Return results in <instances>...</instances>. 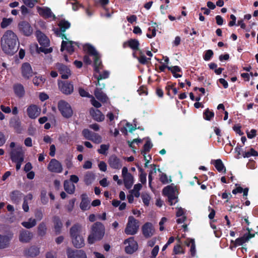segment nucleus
<instances>
[{
	"label": "nucleus",
	"mask_w": 258,
	"mask_h": 258,
	"mask_svg": "<svg viewBox=\"0 0 258 258\" xmlns=\"http://www.w3.org/2000/svg\"><path fill=\"white\" fill-rule=\"evenodd\" d=\"M1 45L2 50L6 54L13 55L19 48L18 36L12 30L6 31L1 38Z\"/></svg>",
	"instance_id": "1"
},
{
	"label": "nucleus",
	"mask_w": 258,
	"mask_h": 258,
	"mask_svg": "<svg viewBox=\"0 0 258 258\" xmlns=\"http://www.w3.org/2000/svg\"><path fill=\"white\" fill-rule=\"evenodd\" d=\"M70 237L73 246L80 248L85 246V240L82 233V227L79 223L73 225L70 229Z\"/></svg>",
	"instance_id": "2"
},
{
	"label": "nucleus",
	"mask_w": 258,
	"mask_h": 258,
	"mask_svg": "<svg viewBox=\"0 0 258 258\" xmlns=\"http://www.w3.org/2000/svg\"><path fill=\"white\" fill-rule=\"evenodd\" d=\"M105 234V227L100 222L94 223L91 228V232L88 237L89 244H93L96 241L101 240Z\"/></svg>",
	"instance_id": "3"
},
{
	"label": "nucleus",
	"mask_w": 258,
	"mask_h": 258,
	"mask_svg": "<svg viewBox=\"0 0 258 258\" xmlns=\"http://www.w3.org/2000/svg\"><path fill=\"white\" fill-rule=\"evenodd\" d=\"M83 49L88 55L93 56L94 70L96 73H99L100 70L103 67L99 53L94 47L90 44H85L83 46Z\"/></svg>",
	"instance_id": "4"
},
{
	"label": "nucleus",
	"mask_w": 258,
	"mask_h": 258,
	"mask_svg": "<svg viewBox=\"0 0 258 258\" xmlns=\"http://www.w3.org/2000/svg\"><path fill=\"white\" fill-rule=\"evenodd\" d=\"M35 35L37 40L40 45V47L37 46V51L38 53L43 52L44 54H48L52 51L51 47L47 48L49 46L50 41L48 37L40 30H37Z\"/></svg>",
	"instance_id": "5"
},
{
	"label": "nucleus",
	"mask_w": 258,
	"mask_h": 258,
	"mask_svg": "<svg viewBox=\"0 0 258 258\" xmlns=\"http://www.w3.org/2000/svg\"><path fill=\"white\" fill-rule=\"evenodd\" d=\"M57 107L63 117L69 118L72 116L73 114V109L71 106L67 101L63 100L59 101Z\"/></svg>",
	"instance_id": "6"
},
{
	"label": "nucleus",
	"mask_w": 258,
	"mask_h": 258,
	"mask_svg": "<svg viewBox=\"0 0 258 258\" xmlns=\"http://www.w3.org/2000/svg\"><path fill=\"white\" fill-rule=\"evenodd\" d=\"M139 221L133 216H129L124 232L127 235H135L138 231L139 228Z\"/></svg>",
	"instance_id": "7"
},
{
	"label": "nucleus",
	"mask_w": 258,
	"mask_h": 258,
	"mask_svg": "<svg viewBox=\"0 0 258 258\" xmlns=\"http://www.w3.org/2000/svg\"><path fill=\"white\" fill-rule=\"evenodd\" d=\"M25 152L22 147H17L15 149H13L10 153V158L12 162L21 161L23 162L24 160Z\"/></svg>",
	"instance_id": "8"
},
{
	"label": "nucleus",
	"mask_w": 258,
	"mask_h": 258,
	"mask_svg": "<svg viewBox=\"0 0 258 258\" xmlns=\"http://www.w3.org/2000/svg\"><path fill=\"white\" fill-rule=\"evenodd\" d=\"M58 86L61 92L67 95L72 94L74 91V85L71 82L68 81H58Z\"/></svg>",
	"instance_id": "9"
},
{
	"label": "nucleus",
	"mask_w": 258,
	"mask_h": 258,
	"mask_svg": "<svg viewBox=\"0 0 258 258\" xmlns=\"http://www.w3.org/2000/svg\"><path fill=\"white\" fill-rule=\"evenodd\" d=\"M18 28L20 32L25 36H30L33 33V28L29 22L22 21L19 23Z\"/></svg>",
	"instance_id": "10"
},
{
	"label": "nucleus",
	"mask_w": 258,
	"mask_h": 258,
	"mask_svg": "<svg viewBox=\"0 0 258 258\" xmlns=\"http://www.w3.org/2000/svg\"><path fill=\"white\" fill-rule=\"evenodd\" d=\"M124 244H128V245L125 246V251L127 254H133L136 251L138 248V244L137 241L134 239V237H131L124 240Z\"/></svg>",
	"instance_id": "11"
},
{
	"label": "nucleus",
	"mask_w": 258,
	"mask_h": 258,
	"mask_svg": "<svg viewBox=\"0 0 258 258\" xmlns=\"http://www.w3.org/2000/svg\"><path fill=\"white\" fill-rule=\"evenodd\" d=\"M55 67L61 75L62 79H68L71 75V71L69 68L63 63L57 62L55 64Z\"/></svg>",
	"instance_id": "12"
},
{
	"label": "nucleus",
	"mask_w": 258,
	"mask_h": 258,
	"mask_svg": "<svg viewBox=\"0 0 258 258\" xmlns=\"http://www.w3.org/2000/svg\"><path fill=\"white\" fill-rule=\"evenodd\" d=\"M105 86V84L102 83L101 86H98L94 90L95 96L99 101L103 103H106L108 100L107 96L102 91Z\"/></svg>",
	"instance_id": "13"
},
{
	"label": "nucleus",
	"mask_w": 258,
	"mask_h": 258,
	"mask_svg": "<svg viewBox=\"0 0 258 258\" xmlns=\"http://www.w3.org/2000/svg\"><path fill=\"white\" fill-rule=\"evenodd\" d=\"M47 168L51 172L59 173L62 171L61 163L55 159H52L48 165Z\"/></svg>",
	"instance_id": "14"
},
{
	"label": "nucleus",
	"mask_w": 258,
	"mask_h": 258,
	"mask_svg": "<svg viewBox=\"0 0 258 258\" xmlns=\"http://www.w3.org/2000/svg\"><path fill=\"white\" fill-rule=\"evenodd\" d=\"M67 254L68 258H87L86 252L82 249L73 250L68 248Z\"/></svg>",
	"instance_id": "15"
},
{
	"label": "nucleus",
	"mask_w": 258,
	"mask_h": 258,
	"mask_svg": "<svg viewBox=\"0 0 258 258\" xmlns=\"http://www.w3.org/2000/svg\"><path fill=\"white\" fill-rule=\"evenodd\" d=\"M79 46V43L73 41L62 40L61 44L60 51H63L66 50L70 54H72L75 51L74 45Z\"/></svg>",
	"instance_id": "16"
},
{
	"label": "nucleus",
	"mask_w": 258,
	"mask_h": 258,
	"mask_svg": "<svg viewBox=\"0 0 258 258\" xmlns=\"http://www.w3.org/2000/svg\"><path fill=\"white\" fill-rule=\"evenodd\" d=\"M22 76L25 79H29L33 77L35 73L33 72L30 64L28 62H24L21 67Z\"/></svg>",
	"instance_id": "17"
},
{
	"label": "nucleus",
	"mask_w": 258,
	"mask_h": 258,
	"mask_svg": "<svg viewBox=\"0 0 258 258\" xmlns=\"http://www.w3.org/2000/svg\"><path fill=\"white\" fill-rule=\"evenodd\" d=\"M108 163L109 166L113 169H119L122 166L121 160L115 154L109 157Z\"/></svg>",
	"instance_id": "18"
},
{
	"label": "nucleus",
	"mask_w": 258,
	"mask_h": 258,
	"mask_svg": "<svg viewBox=\"0 0 258 258\" xmlns=\"http://www.w3.org/2000/svg\"><path fill=\"white\" fill-rule=\"evenodd\" d=\"M41 112V108L35 104L29 105L27 109V113L31 119H35L39 116Z\"/></svg>",
	"instance_id": "19"
},
{
	"label": "nucleus",
	"mask_w": 258,
	"mask_h": 258,
	"mask_svg": "<svg viewBox=\"0 0 258 258\" xmlns=\"http://www.w3.org/2000/svg\"><path fill=\"white\" fill-rule=\"evenodd\" d=\"M26 196L20 190H14L11 192L10 198L13 203L19 204Z\"/></svg>",
	"instance_id": "20"
},
{
	"label": "nucleus",
	"mask_w": 258,
	"mask_h": 258,
	"mask_svg": "<svg viewBox=\"0 0 258 258\" xmlns=\"http://www.w3.org/2000/svg\"><path fill=\"white\" fill-rule=\"evenodd\" d=\"M142 230L144 236L146 238L151 237L154 233L152 224L150 222L145 223L142 226Z\"/></svg>",
	"instance_id": "21"
},
{
	"label": "nucleus",
	"mask_w": 258,
	"mask_h": 258,
	"mask_svg": "<svg viewBox=\"0 0 258 258\" xmlns=\"http://www.w3.org/2000/svg\"><path fill=\"white\" fill-rule=\"evenodd\" d=\"M122 46L124 48L128 47L134 51H136L139 50L140 43L137 39H130L124 42Z\"/></svg>",
	"instance_id": "22"
},
{
	"label": "nucleus",
	"mask_w": 258,
	"mask_h": 258,
	"mask_svg": "<svg viewBox=\"0 0 258 258\" xmlns=\"http://www.w3.org/2000/svg\"><path fill=\"white\" fill-rule=\"evenodd\" d=\"M10 126L15 130L18 134H21L22 131L21 122L18 117H12L9 122Z\"/></svg>",
	"instance_id": "23"
},
{
	"label": "nucleus",
	"mask_w": 258,
	"mask_h": 258,
	"mask_svg": "<svg viewBox=\"0 0 258 258\" xmlns=\"http://www.w3.org/2000/svg\"><path fill=\"white\" fill-rule=\"evenodd\" d=\"M90 114L94 120L98 122L103 121L105 119V116L99 109L91 108L90 109Z\"/></svg>",
	"instance_id": "24"
},
{
	"label": "nucleus",
	"mask_w": 258,
	"mask_h": 258,
	"mask_svg": "<svg viewBox=\"0 0 258 258\" xmlns=\"http://www.w3.org/2000/svg\"><path fill=\"white\" fill-rule=\"evenodd\" d=\"M33 237V234L32 232L26 230H22L20 232L19 240L23 243H28Z\"/></svg>",
	"instance_id": "25"
},
{
	"label": "nucleus",
	"mask_w": 258,
	"mask_h": 258,
	"mask_svg": "<svg viewBox=\"0 0 258 258\" xmlns=\"http://www.w3.org/2000/svg\"><path fill=\"white\" fill-rule=\"evenodd\" d=\"M13 90L15 95L19 98H22L25 94L23 85L20 83H16L13 85Z\"/></svg>",
	"instance_id": "26"
},
{
	"label": "nucleus",
	"mask_w": 258,
	"mask_h": 258,
	"mask_svg": "<svg viewBox=\"0 0 258 258\" xmlns=\"http://www.w3.org/2000/svg\"><path fill=\"white\" fill-rule=\"evenodd\" d=\"M40 253V248L36 246H31L24 251V253L27 256L34 257L38 255Z\"/></svg>",
	"instance_id": "27"
},
{
	"label": "nucleus",
	"mask_w": 258,
	"mask_h": 258,
	"mask_svg": "<svg viewBox=\"0 0 258 258\" xmlns=\"http://www.w3.org/2000/svg\"><path fill=\"white\" fill-rule=\"evenodd\" d=\"M53 222L55 233L56 235H58L61 232L62 223L60 218L57 216H54L53 217Z\"/></svg>",
	"instance_id": "28"
},
{
	"label": "nucleus",
	"mask_w": 258,
	"mask_h": 258,
	"mask_svg": "<svg viewBox=\"0 0 258 258\" xmlns=\"http://www.w3.org/2000/svg\"><path fill=\"white\" fill-rule=\"evenodd\" d=\"M246 242H247L246 239H245L243 235L242 236L236 239L235 240H231L229 248L232 250L234 248H236L238 246L242 245Z\"/></svg>",
	"instance_id": "29"
},
{
	"label": "nucleus",
	"mask_w": 258,
	"mask_h": 258,
	"mask_svg": "<svg viewBox=\"0 0 258 258\" xmlns=\"http://www.w3.org/2000/svg\"><path fill=\"white\" fill-rule=\"evenodd\" d=\"M81 200L82 201L80 205L81 209L84 211L89 209L90 200L89 199L87 194H83L81 195Z\"/></svg>",
	"instance_id": "30"
},
{
	"label": "nucleus",
	"mask_w": 258,
	"mask_h": 258,
	"mask_svg": "<svg viewBox=\"0 0 258 258\" xmlns=\"http://www.w3.org/2000/svg\"><path fill=\"white\" fill-rule=\"evenodd\" d=\"M63 187L65 191L69 194H73L75 191V185L68 180L64 181Z\"/></svg>",
	"instance_id": "31"
},
{
	"label": "nucleus",
	"mask_w": 258,
	"mask_h": 258,
	"mask_svg": "<svg viewBox=\"0 0 258 258\" xmlns=\"http://www.w3.org/2000/svg\"><path fill=\"white\" fill-rule=\"evenodd\" d=\"M38 12L39 14L43 18H49L52 17V13L49 8H40L39 7Z\"/></svg>",
	"instance_id": "32"
},
{
	"label": "nucleus",
	"mask_w": 258,
	"mask_h": 258,
	"mask_svg": "<svg viewBox=\"0 0 258 258\" xmlns=\"http://www.w3.org/2000/svg\"><path fill=\"white\" fill-rule=\"evenodd\" d=\"M71 23L65 19L61 20L58 23L59 27L58 32H65L66 30L71 27Z\"/></svg>",
	"instance_id": "33"
},
{
	"label": "nucleus",
	"mask_w": 258,
	"mask_h": 258,
	"mask_svg": "<svg viewBox=\"0 0 258 258\" xmlns=\"http://www.w3.org/2000/svg\"><path fill=\"white\" fill-rule=\"evenodd\" d=\"M124 186L127 189H130L134 183V177L132 174H128L123 177Z\"/></svg>",
	"instance_id": "34"
},
{
	"label": "nucleus",
	"mask_w": 258,
	"mask_h": 258,
	"mask_svg": "<svg viewBox=\"0 0 258 258\" xmlns=\"http://www.w3.org/2000/svg\"><path fill=\"white\" fill-rule=\"evenodd\" d=\"M10 239L7 235L0 234V249H5L9 246Z\"/></svg>",
	"instance_id": "35"
},
{
	"label": "nucleus",
	"mask_w": 258,
	"mask_h": 258,
	"mask_svg": "<svg viewBox=\"0 0 258 258\" xmlns=\"http://www.w3.org/2000/svg\"><path fill=\"white\" fill-rule=\"evenodd\" d=\"M140 55L139 56H133L134 58L138 60L140 63L143 65H146L150 61L151 58L147 57L141 50L140 51Z\"/></svg>",
	"instance_id": "36"
},
{
	"label": "nucleus",
	"mask_w": 258,
	"mask_h": 258,
	"mask_svg": "<svg viewBox=\"0 0 258 258\" xmlns=\"http://www.w3.org/2000/svg\"><path fill=\"white\" fill-rule=\"evenodd\" d=\"M214 162V166L218 172L223 171L224 173L226 172V168L221 159L215 160Z\"/></svg>",
	"instance_id": "37"
},
{
	"label": "nucleus",
	"mask_w": 258,
	"mask_h": 258,
	"mask_svg": "<svg viewBox=\"0 0 258 258\" xmlns=\"http://www.w3.org/2000/svg\"><path fill=\"white\" fill-rule=\"evenodd\" d=\"M109 74L108 71H105L102 74H100L98 76H94V77L97 79V82L96 83L97 86H101L102 84L100 81L102 79H107L109 77Z\"/></svg>",
	"instance_id": "38"
},
{
	"label": "nucleus",
	"mask_w": 258,
	"mask_h": 258,
	"mask_svg": "<svg viewBox=\"0 0 258 258\" xmlns=\"http://www.w3.org/2000/svg\"><path fill=\"white\" fill-rule=\"evenodd\" d=\"M95 179V175L91 172H87L84 176V182L86 185L91 184Z\"/></svg>",
	"instance_id": "39"
},
{
	"label": "nucleus",
	"mask_w": 258,
	"mask_h": 258,
	"mask_svg": "<svg viewBox=\"0 0 258 258\" xmlns=\"http://www.w3.org/2000/svg\"><path fill=\"white\" fill-rule=\"evenodd\" d=\"M33 199V196L31 194H28L24 198V201L22 205L23 210L27 212L29 211V207L27 200L31 201Z\"/></svg>",
	"instance_id": "40"
},
{
	"label": "nucleus",
	"mask_w": 258,
	"mask_h": 258,
	"mask_svg": "<svg viewBox=\"0 0 258 258\" xmlns=\"http://www.w3.org/2000/svg\"><path fill=\"white\" fill-rule=\"evenodd\" d=\"M137 168L139 170V171L140 172L139 179H140V182L142 184L146 183V181H147V179H146L147 174L145 173L144 170L141 167H140L139 165H137Z\"/></svg>",
	"instance_id": "41"
},
{
	"label": "nucleus",
	"mask_w": 258,
	"mask_h": 258,
	"mask_svg": "<svg viewBox=\"0 0 258 258\" xmlns=\"http://www.w3.org/2000/svg\"><path fill=\"white\" fill-rule=\"evenodd\" d=\"M22 225L24 227L30 229L31 228L33 227L36 224V219H32V218H30L28 221L27 222H23L21 223Z\"/></svg>",
	"instance_id": "42"
},
{
	"label": "nucleus",
	"mask_w": 258,
	"mask_h": 258,
	"mask_svg": "<svg viewBox=\"0 0 258 258\" xmlns=\"http://www.w3.org/2000/svg\"><path fill=\"white\" fill-rule=\"evenodd\" d=\"M46 226L44 222H41L38 226V234L40 236H43L46 232Z\"/></svg>",
	"instance_id": "43"
},
{
	"label": "nucleus",
	"mask_w": 258,
	"mask_h": 258,
	"mask_svg": "<svg viewBox=\"0 0 258 258\" xmlns=\"http://www.w3.org/2000/svg\"><path fill=\"white\" fill-rule=\"evenodd\" d=\"M242 156L243 158H249L251 156H258V152L253 148H251L249 151L243 152Z\"/></svg>",
	"instance_id": "44"
},
{
	"label": "nucleus",
	"mask_w": 258,
	"mask_h": 258,
	"mask_svg": "<svg viewBox=\"0 0 258 258\" xmlns=\"http://www.w3.org/2000/svg\"><path fill=\"white\" fill-rule=\"evenodd\" d=\"M214 116V112L210 111L209 108L206 109L203 113L204 118L206 120H211Z\"/></svg>",
	"instance_id": "45"
},
{
	"label": "nucleus",
	"mask_w": 258,
	"mask_h": 258,
	"mask_svg": "<svg viewBox=\"0 0 258 258\" xmlns=\"http://www.w3.org/2000/svg\"><path fill=\"white\" fill-rule=\"evenodd\" d=\"M153 145L151 143L150 139H148L143 146V150L141 151L142 154H146L147 152H149L151 149L152 148Z\"/></svg>",
	"instance_id": "46"
},
{
	"label": "nucleus",
	"mask_w": 258,
	"mask_h": 258,
	"mask_svg": "<svg viewBox=\"0 0 258 258\" xmlns=\"http://www.w3.org/2000/svg\"><path fill=\"white\" fill-rule=\"evenodd\" d=\"M186 245L189 246L190 245V252L192 257L195 256L196 252V244L194 239H190L189 242L186 243Z\"/></svg>",
	"instance_id": "47"
},
{
	"label": "nucleus",
	"mask_w": 258,
	"mask_h": 258,
	"mask_svg": "<svg viewBox=\"0 0 258 258\" xmlns=\"http://www.w3.org/2000/svg\"><path fill=\"white\" fill-rule=\"evenodd\" d=\"M162 193L163 195L168 196L172 194H174V190L173 187L170 185H168L163 189Z\"/></svg>",
	"instance_id": "48"
},
{
	"label": "nucleus",
	"mask_w": 258,
	"mask_h": 258,
	"mask_svg": "<svg viewBox=\"0 0 258 258\" xmlns=\"http://www.w3.org/2000/svg\"><path fill=\"white\" fill-rule=\"evenodd\" d=\"M13 22V19L12 18H4L3 19L2 22L1 24V27L2 28H6L8 26H9L12 22Z\"/></svg>",
	"instance_id": "49"
},
{
	"label": "nucleus",
	"mask_w": 258,
	"mask_h": 258,
	"mask_svg": "<svg viewBox=\"0 0 258 258\" xmlns=\"http://www.w3.org/2000/svg\"><path fill=\"white\" fill-rule=\"evenodd\" d=\"M94 133L90 131L88 129H84L82 131V135L84 136V137L88 140H90L92 139V137L93 136V134H94Z\"/></svg>",
	"instance_id": "50"
},
{
	"label": "nucleus",
	"mask_w": 258,
	"mask_h": 258,
	"mask_svg": "<svg viewBox=\"0 0 258 258\" xmlns=\"http://www.w3.org/2000/svg\"><path fill=\"white\" fill-rule=\"evenodd\" d=\"M109 148V145L102 144L100 146V148L98 149V152L102 155H106L107 151L108 150Z\"/></svg>",
	"instance_id": "51"
},
{
	"label": "nucleus",
	"mask_w": 258,
	"mask_h": 258,
	"mask_svg": "<svg viewBox=\"0 0 258 258\" xmlns=\"http://www.w3.org/2000/svg\"><path fill=\"white\" fill-rule=\"evenodd\" d=\"M40 199L41 202L42 204L45 205L48 202V199L47 197V192L45 190H43L41 192V195H40Z\"/></svg>",
	"instance_id": "52"
},
{
	"label": "nucleus",
	"mask_w": 258,
	"mask_h": 258,
	"mask_svg": "<svg viewBox=\"0 0 258 258\" xmlns=\"http://www.w3.org/2000/svg\"><path fill=\"white\" fill-rule=\"evenodd\" d=\"M45 80L42 77H35L33 79V83L34 85L38 86L43 84Z\"/></svg>",
	"instance_id": "53"
},
{
	"label": "nucleus",
	"mask_w": 258,
	"mask_h": 258,
	"mask_svg": "<svg viewBox=\"0 0 258 258\" xmlns=\"http://www.w3.org/2000/svg\"><path fill=\"white\" fill-rule=\"evenodd\" d=\"M214 54L213 51L209 49L205 51V54L203 56V58L205 60L208 61L211 59L212 57L213 56Z\"/></svg>",
	"instance_id": "54"
},
{
	"label": "nucleus",
	"mask_w": 258,
	"mask_h": 258,
	"mask_svg": "<svg viewBox=\"0 0 258 258\" xmlns=\"http://www.w3.org/2000/svg\"><path fill=\"white\" fill-rule=\"evenodd\" d=\"M90 141H92V142H93L95 143L99 144L101 142L102 138L98 134L94 133V134H93V136L92 137V139H91Z\"/></svg>",
	"instance_id": "55"
},
{
	"label": "nucleus",
	"mask_w": 258,
	"mask_h": 258,
	"mask_svg": "<svg viewBox=\"0 0 258 258\" xmlns=\"http://www.w3.org/2000/svg\"><path fill=\"white\" fill-rule=\"evenodd\" d=\"M167 197L170 206L175 204L177 202V200H175L177 199V197L175 196L174 193L167 196Z\"/></svg>",
	"instance_id": "56"
},
{
	"label": "nucleus",
	"mask_w": 258,
	"mask_h": 258,
	"mask_svg": "<svg viewBox=\"0 0 258 258\" xmlns=\"http://www.w3.org/2000/svg\"><path fill=\"white\" fill-rule=\"evenodd\" d=\"M79 93L81 97L90 98L92 97L88 92L85 91L83 88H80L79 89Z\"/></svg>",
	"instance_id": "57"
},
{
	"label": "nucleus",
	"mask_w": 258,
	"mask_h": 258,
	"mask_svg": "<svg viewBox=\"0 0 258 258\" xmlns=\"http://www.w3.org/2000/svg\"><path fill=\"white\" fill-rule=\"evenodd\" d=\"M35 217L38 221H40L43 218V213L41 209H37L35 210Z\"/></svg>",
	"instance_id": "58"
},
{
	"label": "nucleus",
	"mask_w": 258,
	"mask_h": 258,
	"mask_svg": "<svg viewBox=\"0 0 258 258\" xmlns=\"http://www.w3.org/2000/svg\"><path fill=\"white\" fill-rule=\"evenodd\" d=\"M76 201V198H73L69 201V204L67 206V209L69 212L72 211Z\"/></svg>",
	"instance_id": "59"
},
{
	"label": "nucleus",
	"mask_w": 258,
	"mask_h": 258,
	"mask_svg": "<svg viewBox=\"0 0 258 258\" xmlns=\"http://www.w3.org/2000/svg\"><path fill=\"white\" fill-rule=\"evenodd\" d=\"M173 252L175 254L183 253L182 247L180 244H177L173 248Z\"/></svg>",
	"instance_id": "60"
},
{
	"label": "nucleus",
	"mask_w": 258,
	"mask_h": 258,
	"mask_svg": "<svg viewBox=\"0 0 258 258\" xmlns=\"http://www.w3.org/2000/svg\"><path fill=\"white\" fill-rule=\"evenodd\" d=\"M246 230L248 231V233L244 234V236L245 238V239H246V241H248L249 240V239L254 237L255 234L254 233H250L251 229L249 228L248 227H247L246 228Z\"/></svg>",
	"instance_id": "61"
},
{
	"label": "nucleus",
	"mask_w": 258,
	"mask_h": 258,
	"mask_svg": "<svg viewBox=\"0 0 258 258\" xmlns=\"http://www.w3.org/2000/svg\"><path fill=\"white\" fill-rule=\"evenodd\" d=\"M142 199L143 200V202L145 206H148L150 203V197L149 195H142Z\"/></svg>",
	"instance_id": "62"
},
{
	"label": "nucleus",
	"mask_w": 258,
	"mask_h": 258,
	"mask_svg": "<svg viewBox=\"0 0 258 258\" xmlns=\"http://www.w3.org/2000/svg\"><path fill=\"white\" fill-rule=\"evenodd\" d=\"M160 181L163 184H166L169 182L168 177L165 173H162L160 176Z\"/></svg>",
	"instance_id": "63"
},
{
	"label": "nucleus",
	"mask_w": 258,
	"mask_h": 258,
	"mask_svg": "<svg viewBox=\"0 0 258 258\" xmlns=\"http://www.w3.org/2000/svg\"><path fill=\"white\" fill-rule=\"evenodd\" d=\"M98 167L102 171L105 172L107 170V165L104 161H101L98 164Z\"/></svg>",
	"instance_id": "64"
}]
</instances>
